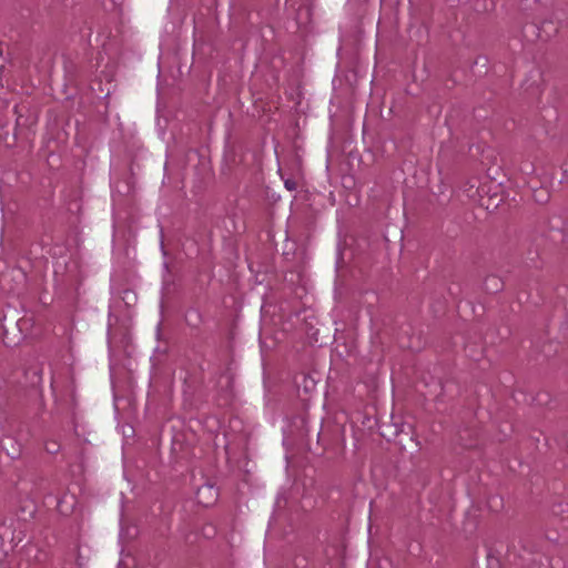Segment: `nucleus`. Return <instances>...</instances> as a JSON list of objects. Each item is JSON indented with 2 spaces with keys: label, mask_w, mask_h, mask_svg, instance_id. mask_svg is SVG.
<instances>
[{
  "label": "nucleus",
  "mask_w": 568,
  "mask_h": 568,
  "mask_svg": "<svg viewBox=\"0 0 568 568\" xmlns=\"http://www.w3.org/2000/svg\"><path fill=\"white\" fill-rule=\"evenodd\" d=\"M285 186L287 190H294L295 189V184L291 181H285Z\"/></svg>",
  "instance_id": "nucleus-1"
}]
</instances>
